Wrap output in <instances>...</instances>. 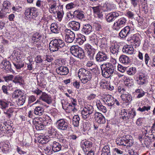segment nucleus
<instances>
[{
  "label": "nucleus",
  "mask_w": 155,
  "mask_h": 155,
  "mask_svg": "<svg viewBox=\"0 0 155 155\" xmlns=\"http://www.w3.org/2000/svg\"><path fill=\"white\" fill-rule=\"evenodd\" d=\"M92 30L91 26L89 24H86L83 25L81 31L83 34L88 35L91 32Z\"/></svg>",
  "instance_id": "obj_24"
},
{
  "label": "nucleus",
  "mask_w": 155,
  "mask_h": 155,
  "mask_svg": "<svg viewBox=\"0 0 155 155\" xmlns=\"http://www.w3.org/2000/svg\"><path fill=\"white\" fill-rule=\"evenodd\" d=\"M24 93L20 90L15 91L12 94V97L13 98H17L21 96Z\"/></svg>",
  "instance_id": "obj_43"
},
{
  "label": "nucleus",
  "mask_w": 155,
  "mask_h": 155,
  "mask_svg": "<svg viewBox=\"0 0 155 155\" xmlns=\"http://www.w3.org/2000/svg\"><path fill=\"white\" fill-rule=\"evenodd\" d=\"M131 5L134 7H136L138 5L137 0H130Z\"/></svg>",
  "instance_id": "obj_62"
},
{
  "label": "nucleus",
  "mask_w": 155,
  "mask_h": 155,
  "mask_svg": "<svg viewBox=\"0 0 155 155\" xmlns=\"http://www.w3.org/2000/svg\"><path fill=\"white\" fill-rule=\"evenodd\" d=\"M134 13L130 11H127L126 12V15L130 18H134Z\"/></svg>",
  "instance_id": "obj_54"
},
{
  "label": "nucleus",
  "mask_w": 155,
  "mask_h": 155,
  "mask_svg": "<svg viewBox=\"0 0 155 155\" xmlns=\"http://www.w3.org/2000/svg\"><path fill=\"white\" fill-rule=\"evenodd\" d=\"M49 45L50 50L53 52L58 50L64 52L66 50V46L64 41L60 39L53 40Z\"/></svg>",
  "instance_id": "obj_1"
},
{
  "label": "nucleus",
  "mask_w": 155,
  "mask_h": 155,
  "mask_svg": "<svg viewBox=\"0 0 155 155\" xmlns=\"http://www.w3.org/2000/svg\"><path fill=\"white\" fill-rule=\"evenodd\" d=\"M13 64L16 69L18 70H20L24 66V63H22V61H20L16 62L15 63L13 62Z\"/></svg>",
  "instance_id": "obj_45"
},
{
  "label": "nucleus",
  "mask_w": 155,
  "mask_h": 155,
  "mask_svg": "<svg viewBox=\"0 0 155 155\" xmlns=\"http://www.w3.org/2000/svg\"><path fill=\"white\" fill-rule=\"evenodd\" d=\"M10 3L8 1H4L3 3L4 9L0 11V19L7 17L9 13L7 12V10L10 8Z\"/></svg>",
  "instance_id": "obj_9"
},
{
  "label": "nucleus",
  "mask_w": 155,
  "mask_h": 155,
  "mask_svg": "<svg viewBox=\"0 0 155 155\" xmlns=\"http://www.w3.org/2000/svg\"><path fill=\"white\" fill-rule=\"evenodd\" d=\"M95 30L98 32L101 31L102 28L101 25L99 23H97L95 24L94 25Z\"/></svg>",
  "instance_id": "obj_59"
},
{
  "label": "nucleus",
  "mask_w": 155,
  "mask_h": 155,
  "mask_svg": "<svg viewBox=\"0 0 155 155\" xmlns=\"http://www.w3.org/2000/svg\"><path fill=\"white\" fill-rule=\"evenodd\" d=\"M125 94H122L121 97L122 100L125 102H130L132 100V97L128 93Z\"/></svg>",
  "instance_id": "obj_32"
},
{
  "label": "nucleus",
  "mask_w": 155,
  "mask_h": 155,
  "mask_svg": "<svg viewBox=\"0 0 155 155\" xmlns=\"http://www.w3.org/2000/svg\"><path fill=\"white\" fill-rule=\"evenodd\" d=\"M94 111L93 106L87 105L84 107L81 111V116L84 119H86L90 117V115L92 114Z\"/></svg>",
  "instance_id": "obj_7"
},
{
  "label": "nucleus",
  "mask_w": 155,
  "mask_h": 155,
  "mask_svg": "<svg viewBox=\"0 0 155 155\" xmlns=\"http://www.w3.org/2000/svg\"><path fill=\"white\" fill-rule=\"evenodd\" d=\"M36 8L35 7L26 8L24 14L28 19L34 18L37 16Z\"/></svg>",
  "instance_id": "obj_8"
},
{
  "label": "nucleus",
  "mask_w": 155,
  "mask_h": 155,
  "mask_svg": "<svg viewBox=\"0 0 155 155\" xmlns=\"http://www.w3.org/2000/svg\"><path fill=\"white\" fill-rule=\"evenodd\" d=\"M127 2L125 0H124L123 2H122L121 1V2L119 4L120 6L124 7L125 8L127 7Z\"/></svg>",
  "instance_id": "obj_60"
},
{
  "label": "nucleus",
  "mask_w": 155,
  "mask_h": 155,
  "mask_svg": "<svg viewBox=\"0 0 155 155\" xmlns=\"http://www.w3.org/2000/svg\"><path fill=\"white\" fill-rule=\"evenodd\" d=\"M129 119H133L134 118L136 115V112L133 109H132L128 111Z\"/></svg>",
  "instance_id": "obj_51"
},
{
  "label": "nucleus",
  "mask_w": 155,
  "mask_h": 155,
  "mask_svg": "<svg viewBox=\"0 0 155 155\" xmlns=\"http://www.w3.org/2000/svg\"><path fill=\"white\" fill-rule=\"evenodd\" d=\"M101 68L102 75L105 78H109L114 73L115 66L111 63L101 65Z\"/></svg>",
  "instance_id": "obj_2"
},
{
  "label": "nucleus",
  "mask_w": 155,
  "mask_h": 155,
  "mask_svg": "<svg viewBox=\"0 0 155 155\" xmlns=\"http://www.w3.org/2000/svg\"><path fill=\"white\" fill-rule=\"evenodd\" d=\"M70 27L72 30L77 31L79 30L80 27V23L75 21H72L69 23Z\"/></svg>",
  "instance_id": "obj_29"
},
{
  "label": "nucleus",
  "mask_w": 155,
  "mask_h": 155,
  "mask_svg": "<svg viewBox=\"0 0 155 155\" xmlns=\"http://www.w3.org/2000/svg\"><path fill=\"white\" fill-rule=\"evenodd\" d=\"M26 95L24 93L20 96V98L18 99L17 104L18 105H22L25 103L26 98Z\"/></svg>",
  "instance_id": "obj_41"
},
{
  "label": "nucleus",
  "mask_w": 155,
  "mask_h": 155,
  "mask_svg": "<svg viewBox=\"0 0 155 155\" xmlns=\"http://www.w3.org/2000/svg\"><path fill=\"white\" fill-rule=\"evenodd\" d=\"M32 92L35 94H36L37 95H40L41 93V94H42V91L40 90L38 88H37L36 89L34 90Z\"/></svg>",
  "instance_id": "obj_63"
},
{
  "label": "nucleus",
  "mask_w": 155,
  "mask_h": 155,
  "mask_svg": "<svg viewBox=\"0 0 155 155\" xmlns=\"http://www.w3.org/2000/svg\"><path fill=\"white\" fill-rule=\"evenodd\" d=\"M71 53L74 56L80 59L84 58L85 55L82 49L77 45H73L70 48Z\"/></svg>",
  "instance_id": "obj_5"
},
{
  "label": "nucleus",
  "mask_w": 155,
  "mask_h": 155,
  "mask_svg": "<svg viewBox=\"0 0 155 155\" xmlns=\"http://www.w3.org/2000/svg\"><path fill=\"white\" fill-rule=\"evenodd\" d=\"M94 12L95 14H97L100 12L101 8V6L98 5L97 6L93 7H92Z\"/></svg>",
  "instance_id": "obj_55"
},
{
  "label": "nucleus",
  "mask_w": 155,
  "mask_h": 155,
  "mask_svg": "<svg viewBox=\"0 0 155 155\" xmlns=\"http://www.w3.org/2000/svg\"><path fill=\"white\" fill-rule=\"evenodd\" d=\"M78 75L81 82L83 84L87 83L91 80L92 78V73L84 68H81L79 69Z\"/></svg>",
  "instance_id": "obj_4"
},
{
  "label": "nucleus",
  "mask_w": 155,
  "mask_h": 155,
  "mask_svg": "<svg viewBox=\"0 0 155 155\" xmlns=\"http://www.w3.org/2000/svg\"><path fill=\"white\" fill-rule=\"evenodd\" d=\"M123 80L124 82L125 85L128 87H130L133 84L132 79H130L129 78L124 76Z\"/></svg>",
  "instance_id": "obj_40"
},
{
  "label": "nucleus",
  "mask_w": 155,
  "mask_h": 155,
  "mask_svg": "<svg viewBox=\"0 0 155 155\" xmlns=\"http://www.w3.org/2000/svg\"><path fill=\"white\" fill-rule=\"evenodd\" d=\"M64 15V12H61L58 11L57 13V16L59 21H61Z\"/></svg>",
  "instance_id": "obj_58"
},
{
  "label": "nucleus",
  "mask_w": 155,
  "mask_h": 155,
  "mask_svg": "<svg viewBox=\"0 0 155 155\" xmlns=\"http://www.w3.org/2000/svg\"><path fill=\"white\" fill-rule=\"evenodd\" d=\"M102 153H110L109 147L106 144L102 149Z\"/></svg>",
  "instance_id": "obj_52"
},
{
  "label": "nucleus",
  "mask_w": 155,
  "mask_h": 155,
  "mask_svg": "<svg viewBox=\"0 0 155 155\" xmlns=\"http://www.w3.org/2000/svg\"><path fill=\"white\" fill-rule=\"evenodd\" d=\"M119 16V13L117 12H112L106 16V18L107 21L110 22L114 21Z\"/></svg>",
  "instance_id": "obj_15"
},
{
  "label": "nucleus",
  "mask_w": 155,
  "mask_h": 155,
  "mask_svg": "<svg viewBox=\"0 0 155 155\" xmlns=\"http://www.w3.org/2000/svg\"><path fill=\"white\" fill-rule=\"evenodd\" d=\"M95 58L98 62L105 61L109 58L107 54L102 51H99L96 55Z\"/></svg>",
  "instance_id": "obj_12"
},
{
  "label": "nucleus",
  "mask_w": 155,
  "mask_h": 155,
  "mask_svg": "<svg viewBox=\"0 0 155 155\" xmlns=\"http://www.w3.org/2000/svg\"><path fill=\"white\" fill-rule=\"evenodd\" d=\"M151 108V107L150 106H143L142 108L139 107L138 109L137 110L143 112L145 110L148 111L149 110H150Z\"/></svg>",
  "instance_id": "obj_53"
},
{
  "label": "nucleus",
  "mask_w": 155,
  "mask_h": 155,
  "mask_svg": "<svg viewBox=\"0 0 155 155\" xmlns=\"http://www.w3.org/2000/svg\"><path fill=\"white\" fill-rule=\"evenodd\" d=\"M39 99L46 102L48 104L51 103L52 99L51 95H48L45 92H42Z\"/></svg>",
  "instance_id": "obj_19"
},
{
  "label": "nucleus",
  "mask_w": 155,
  "mask_h": 155,
  "mask_svg": "<svg viewBox=\"0 0 155 155\" xmlns=\"http://www.w3.org/2000/svg\"><path fill=\"white\" fill-rule=\"evenodd\" d=\"M41 35L39 34L34 35L33 37V39L34 40V44L38 45H40L42 41L41 40Z\"/></svg>",
  "instance_id": "obj_34"
},
{
  "label": "nucleus",
  "mask_w": 155,
  "mask_h": 155,
  "mask_svg": "<svg viewBox=\"0 0 155 155\" xmlns=\"http://www.w3.org/2000/svg\"><path fill=\"white\" fill-rule=\"evenodd\" d=\"M116 141L117 145L125 146L127 147L132 146L134 143L132 136L129 135L118 137Z\"/></svg>",
  "instance_id": "obj_3"
},
{
  "label": "nucleus",
  "mask_w": 155,
  "mask_h": 155,
  "mask_svg": "<svg viewBox=\"0 0 155 155\" xmlns=\"http://www.w3.org/2000/svg\"><path fill=\"white\" fill-rule=\"evenodd\" d=\"M8 87L5 85H3L2 87V89L3 91V92L5 94H8L7 89Z\"/></svg>",
  "instance_id": "obj_61"
},
{
  "label": "nucleus",
  "mask_w": 155,
  "mask_h": 155,
  "mask_svg": "<svg viewBox=\"0 0 155 155\" xmlns=\"http://www.w3.org/2000/svg\"><path fill=\"white\" fill-rule=\"evenodd\" d=\"M144 60L146 64L148 67L154 66L155 67V55L153 56L152 59V63H148V61L150 60V57L148 54L146 53L144 56Z\"/></svg>",
  "instance_id": "obj_21"
},
{
  "label": "nucleus",
  "mask_w": 155,
  "mask_h": 155,
  "mask_svg": "<svg viewBox=\"0 0 155 155\" xmlns=\"http://www.w3.org/2000/svg\"><path fill=\"white\" fill-rule=\"evenodd\" d=\"M131 31L130 27L127 26L122 29L119 33L120 36L121 38H125L131 33Z\"/></svg>",
  "instance_id": "obj_14"
},
{
  "label": "nucleus",
  "mask_w": 155,
  "mask_h": 155,
  "mask_svg": "<svg viewBox=\"0 0 155 155\" xmlns=\"http://www.w3.org/2000/svg\"><path fill=\"white\" fill-rule=\"evenodd\" d=\"M14 109L13 107L9 108L7 110L5 109L3 110L4 114H5L7 118L10 119L13 115L14 111Z\"/></svg>",
  "instance_id": "obj_31"
},
{
  "label": "nucleus",
  "mask_w": 155,
  "mask_h": 155,
  "mask_svg": "<svg viewBox=\"0 0 155 155\" xmlns=\"http://www.w3.org/2000/svg\"><path fill=\"white\" fill-rule=\"evenodd\" d=\"M12 81L15 83H22V82H23V79L21 76L17 75L15 77L14 79Z\"/></svg>",
  "instance_id": "obj_46"
},
{
  "label": "nucleus",
  "mask_w": 155,
  "mask_h": 155,
  "mask_svg": "<svg viewBox=\"0 0 155 155\" xmlns=\"http://www.w3.org/2000/svg\"><path fill=\"white\" fill-rule=\"evenodd\" d=\"M36 100V98L35 96L32 95L29 97L28 98L29 102V103H31L34 102Z\"/></svg>",
  "instance_id": "obj_64"
},
{
  "label": "nucleus",
  "mask_w": 155,
  "mask_h": 155,
  "mask_svg": "<svg viewBox=\"0 0 155 155\" xmlns=\"http://www.w3.org/2000/svg\"><path fill=\"white\" fill-rule=\"evenodd\" d=\"M104 101L106 102V104L108 106L111 107L114 105L115 104V99L111 95L108 94L105 95L104 97Z\"/></svg>",
  "instance_id": "obj_17"
},
{
  "label": "nucleus",
  "mask_w": 155,
  "mask_h": 155,
  "mask_svg": "<svg viewBox=\"0 0 155 155\" xmlns=\"http://www.w3.org/2000/svg\"><path fill=\"white\" fill-rule=\"evenodd\" d=\"M33 122L34 125H35L36 129L38 130H43L45 127L46 125L44 122L42 123L37 120L36 119H34L33 120Z\"/></svg>",
  "instance_id": "obj_23"
},
{
  "label": "nucleus",
  "mask_w": 155,
  "mask_h": 155,
  "mask_svg": "<svg viewBox=\"0 0 155 155\" xmlns=\"http://www.w3.org/2000/svg\"><path fill=\"white\" fill-rule=\"evenodd\" d=\"M84 12L80 10H77L73 12V17L79 19H81L84 17Z\"/></svg>",
  "instance_id": "obj_27"
},
{
  "label": "nucleus",
  "mask_w": 155,
  "mask_h": 155,
  "mask_svg": "<svg viewBox=\"0 0 155 155\" xmlns=\"http://www.w3.org/2000/svg\"><path fill=\"white\" fill-rule=\"evenodd\" d=\"M147 79V76L145 74L140 72L137 78V80L138 84L141 85L145 83Z\"/></svg>",
  "instance_id": "obj_16"
},
{
  "label": "nucleus",
  "mask_w": 155,
  "mask_h": 155,
  "mask_svg": "<svg viewBox=\"0 0 155 155\" xmlns=\"http://www.w3.org/2000/svg\"><path fill=\"white\" fill-rule=\"evenodd\" d=\"M135 92L138 94L137 96V98H140L145 95V92L141 89H136Z\"/></svg>",
  "instance_id": "obj_48"
},
{
  "label": "nucleus",
  "mask_w": 155,
  "mask_h": 155,
  "mask_svg": "<svg viewBox=\"0 0 155 155\" xmlns=\"http://www.w3.org/2000/svg\"><path fill=\"white\" fill-rule=\"evenodd\" d=\"M94 118L98 124H104L105 122V117L101 113L98 112L95 113Z\"/></svg>",
  "instance_id": "obj_20"
},
{
  "label": "nucleus",
  "mask_w": 155,
  "mask_h": 155,
  "mask_svg": "<svg viewBox=\"0 0 155 155\" xmlns=\"http://www.w3.org/2000/svg\"><path fill=\"white\" fill-rule=\"evenodd\" d=\"M116 6L115 5L110 2H106L104 5L103 8L104 12L110 11L115 9Z\"/></svg>",
  "instance_id": "obj_26"
},
{
  "label": "nucleus",
  "mask_w": 155,
  "mask_h": 155,
  "mask_svg": "<svg viewBox=\"0 0 155 155\" xmlns=\"http://www.w3.org/2000/svg\"><path fill=\"white\" fill-rule=\"evenodd\" d=\"M44 108L40 106L35 107L34 110V114L37 115L41 116L44 113Z\"/></svg>",
  "instance_id": "obj_33"
},
{
  "label": "nucleus",
  "mask_w": 155,
  "mask_h": 155,
  "mask_svg": "<svg viewBox=\"0 0 155 155\" xmlns=\"http://www.w3.org/2000/svg\"><path fill=\"white\" fill-rule=\"evenodd\" d=\"M56 71L60 75H66L69 73L68 68L64 66H61L56 69Z\"/></svg>",
  "instance_id": "obj_18"
},
{
  "label": "nucleus",
  "mask_w": 155,
  "mask_h": 155,
  "mask_svg": "<svg viewBox=\"0 0 155 155\" xmlns=\"http://www.w3.org/2000/svg\"><path fill=\"white\" fill-rule=\"evenodd\" d=\"M65 41L67 43H71L75 38L74 33L71 30L67 29L66 30Z\"/></svg>",
  "instance_id": "obj_11"
},
{
  "label": "nucleus",
  "mask_w": 155,
  "mask_h": 155,
  "mask_svg": "<svg viewBox=\"0 0 155 155\" xmlns=\"http://www.w3.org/2000/svg\"><path fill=\"white\" fill-rule=\"evenodd\" d=\"M8 103L6 100L0 99V107L3 110L8 107Z\"/></svg>",
  "instance_id": "obj_42"
},
{
  "label": "nucleus",
  "mask_w": 155,
  "mask_h": 155,
  "mask_svg": "<svg viewBox=\"0 0 155 155\" xmlns=\"http://www.w3.org/2000/svg\"><path fill=\"white\" fill-rule=\"evenodd\" d=\"M136 72V70L135 68L131 67L127 70V73L130 75H133Z\"/></svg>",
  "instance_id": "obj_47"
},
{
  "label": "nucleus",
  "mask_w": 155,
  "mask_h": 155,
  "mask_svg": "<svg viewBox=\"0 0 155 155\" xmlns=\"http://www.w3.org/2000/svg\"><path fill=\"white\" fill-rule=\"evenodd\" d=\"M14 78V76L13 75H9L3 77L5 81L8 82L12 80Z\"/></svg>",
  "instance_id": "obj_56"
},
{
  "label": "nucleus",
  "mask_w": 155,
  "mask_h": 155,
  "mask_svg": "<svg viewBox=\"0 0 155 155\" xmlns=\"http://www.w3.org/2000/svg\"><path fill=\"white\" fill-rule=\"evenodd\" d=\"M0 66H2V68H5L6 70L11 71L12 70L10 63L8 61H7L6 59H3L2 60L0 64Z\"/></svg>",
  "instance_id": "obj_22"
},
{
  "label": "nucleus",
  "mask_w": 155,
  "mask_h": 155,
  "mask_svg": "<svg viewBox=\"0 0 155 155\" xmlns=\"http://www.w3.org/2000/svg\"><path fill=\"white\" fill-rule=\"evenodd\" d=\"M56 124L58 129L59 130L65 131L69 129V124L66 120L64 119L58 120Z\"/></svg>",
  "instance_id": "obj_6"
},
{
  "label": "nucleus",
  "mask_w": 155,
  "mask_h": 155,
  "mask_svg": "<svg viewBox=\"0 0 155 155\" xmlns=\"http://www.w3.org/2000/svg\"><path fill=\"white\" fill-rule=\"evenodd\" d=\"M80 118L78 115H75L72 119L73 124L75 127H78L79 125Z\"/></svg>",
  "instance_id": "obj_39"
},
{
  "label": "nucleus",
  "mask_w": 155,
  "mask_h": 155,
  "mask_svg": "<svg viewBox=\"0 0 155 155\" xmlns=\"http://www.w3.org/2000/svg\"><path fill=\"white\" fill-rule=\"evenodd\" d=\"M128 111H126L125 110H124L123 112H122L123 116L122 117V119L124 120H127L129 119V117Z\"/></svg>",
  "instance_id": "obj_49"
},
{
  "label": "nucleus",
  "mask_w": 155,
  "mask_h": 155,
  "mask_svg": "<svg viewBox=\"0 0 155 155\" xmlns=\"http://www.w3.org/2000/svg\"><path fill=\"white\" fill-rule=\"evenodd\" d=\"M50 30L53 33H58L59 32V30L58 28V24L55 22L52 23L51 25Z\"/></svg>",
  "instance_id": "obj_36"
},
{
  "label": "nucleus",
  "mask_w": 155,
  "mask_h": 155,
  "mask_svg": "<svg viewBox=\"0 0 155 155\" xmlns=\"http://www.w3.org/2000/svg\"><path fill=\"white\" fill-rule=\"evenodd\" d=\"M118 70L120 72L124 73L126 70V68L120 64H118L117 66Z\"/></svg>",
  "instance_id": "obj_57"
},
{
  "label": "nucleus",
  "mask_w": 155,
  "mask_h": 155,
  "mask_svg": "<svg viewBox=\"0 0 155 155\" xmlns=\"http://www.w3.org/2000/svg\"><path fill=\"white\" fill-rule=\"evenodd\" d=\"M81 143L82 144L81 147L85 152L87 151L86 148H90L92 147L93 145V143L91 142L86 140L85 141H82L81 142Z\"/></svg>",
  "instance_id": "obj_25"
},
{
  "label": "nucleus",
  "mask_w": 155,
  "mask_h": 155,
  "mask_svg": "<svg viewBox=\"0 0 155 155\" xmlns=\"http://www.w3.org/2000/svg\"><path fill=\"white\" fill-rule=\"evenodd\" d=\"M87 54L89 56V58L91 59L93 58V56L95 53V49L91 46V48H90L87 52Z\"/></svg>",
  "instance_id": "obj_44"
},
{
  "label": "nucleus",
  "mask_w": 155,
  "mask_h": 155,
  "mask_svg": "<svg viewBox=\"0 0 155 155\" xmlns=\"http://www.w3.org/2000/svg\"><path fill=\"white\" fill-rule=\"evenodd\" d=\"M120 61L122 63L127 64L130 62V59L129 57L125 55H121L119 58Z\"/></svg>",
  "instance_id": "obj_35"
},
{
  "label": "nucleus",
  "mask_w": 155,
  "mask_h": 155,
  "mask_svg": "<svg viewBox=\"0 0 155 155\" xmlns=\"http://www.w3.org/2000/svg\"><path fill=\"white\" fill-rule=\"evenodd\" d=\"M126 21V19L124 17L116 20L114 24V29L117 31L119 30L125 25Z\"/></svg>",
  "instance_id": "obj_10"
},
{
  "label": "nucleus",
  "mask_w": 155,
  "mask_h": 155,
  "mask_svg": "<svg viewBox=\"0 0 155 155\" xmlns=\"http://www.w3.org/2000/svg\"><path fill=\"white\" fill-rule=\"evenodd\" d=\"M127 41L130 43L135 44L136 45L139 46L140 43L139 35L136 34L133 35L131 36L127 39Z\"/></svg>",
  "instance_id": "obj_13"
},
{
  "label": "nucleus",
  "mask_w": 155,
  "mask_h": 155,
  "mask_svg": "<svg viewBox=\"0 0 155 155\" xmlns=\"http://www.w3.org/2000/svg\"><path fill=\"white\" fill-rule=\"evenodd\" d=\"M134 50L133 47L130 45L124 46L122 49L123 52L128 54H133Z\"/></svg>",
  "instance_id": "obj_28"
},
{
  "label": "nucleus",
  "mask_w": 155,
  "mask_h": 155,
  "mask_svg": "<svg viewBox=\"0 0 155 155\" xmlns=\"http://www.w3.org/2000/svg\"><path fill=\"white\" fill-rule=\"evenodd\" d=\"M99 45H100L101 47H103L102 45H105L107 44V40L104 38H99Z\"/></svg>",
  "instance_id": "obj_50"
},
{
  "label": "nucleus",
  "mask_w": 155,
  "mask_h": 155,
  "mask_svg": "<svg viewBox=\"0 0 155 155\" xmlns=\"http://www.w3.org/2000/svg\"><path fill=\"white\" fill-rule=\"evenodd\" d=\"M61 144L54 141L53 142L52 150L54 152H57L59 151L61 149Z\"/></svg>",
  "instance_id": "obj_37"
},
{
  "label": "nucleus",
  "mask_w": 155,
  "mask_h": 155,
  "mask_svg": "<svg viewBox=\"0 0 155 155\" xmlns=\"http://www.w3.org/2000/svg\"><path fill=\"white\" fill-rule=\"evenodd\" d=\"M120 46L117 43L112 44L110 47V52L113 54L117 55L119 52Z\"/></svg>",
  "instance_id": "obj_30"
},
{
  "label": "nucleus",
  "mask_w": 155,
  "mask_h": 155,
  "mask_svg": "<svg viewBox=\"0 0 155 155\" xmlns=\"http://www.w3.org/2000/svg\"><path fill=\"white\" fill-rule=\"evenodd\" d=\"M96 103L97 108L99 110L101 111L103 113L106 112L107 110L106 107L102 105V103L99 100H97Z\"/></svg>",
  "instance_id": "obj_38"
}]
</instances>
